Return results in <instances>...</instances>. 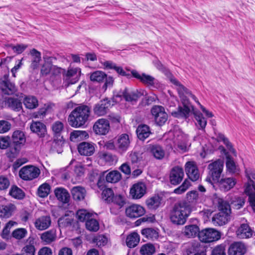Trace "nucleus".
<instances>
[{
    "mask_svg": "<svg viewBox=\"0 0 255 255\" xmlns=\"http://www.w3.org/2000/svg\"><path fill=\"white\" fill-rule=\"evenodd\" d=\"M139 253L141 255H152L155 253V248L153 244L147 243L141 247Z\"/></svg>",
    "mask_w": 255,
    "mask_h": 255,
    "instance_id": "43",
    "label": "nucleus"
},
{
    "mask_svg": "<svg viewBox=\"0 0 255 255\" xmlns=\"http://www.w3.org/2000/svg\"><path fill=\"white\" fill-rule=\"evenodd\" d=\"M93 129L96 134L100 135L107 134L110 129L109 121L104 118L98 120L94 124Z\"/></svg>",
    "mask_w": 255,
    "mask_h": 255,
    "instance_id": "11",
    "label": "nucleus"
},
{
    "mask_svg": "<svg viewBox=\"0 0 255 255\" xmlns=\"http://www.w3.org/2000/svg\"><path fill=\"white\" fill-rule=\"evenodd\" d=\"M195 118L196 120V125L199 129H204L207 125V120L200 112L194 113Z\"/></svg>",
    "mask_w": 255,
    "mask_h": 255,
    "instance_id": "48",
    "label": "nucleus"
},
{
    "mask_svg": "<svg viewBox=\"0 0 255 255\" xmlns=\"http://www.w3.org/2000/svg\"><path fill=\"white\" fill-rule=\"evenodd\" d=\"M138 138L141 140H144L148 137L151 133L149 128L145 125H139L136 129Z\"/></svg>",
    "mask_w": 255,
    "mask_h": 255,
    "instance_id": "37",
    "label": "nucleus"
},
{
    "mask_svg": "<svg viewBox=\"0 0 255 255\" xmlns=\"http://www.w3.org/2000/svg\"><path fill=\"white\" fill-rule=\"evenodd\" d=\"M190 185V181L186 179L184 180L181 185L174 190V193L177 194H182L187 190Z\"/></svg>",
    "mask_w": 255,
    "mask_h": 255,
    "instance_id": "59",
    "label": "nucleus"
},
{
    "mask_svg": "<svg viewBox=\"0 0 255 255\" xmlns=\"http://www.w3.org/2000/svg\"><path fill=\"white\" fill-rule=\"evenodd\" d=\"M247 252L246 245L240 242L231 245L228 250L229 255H244Z\"/></svg>",
    "mask_w": 255,
    "mask_h": 255,
    "instance_id": "21",
    "label": "nucleus"
},
{
    "mask_svg": "<svg viewBox=\"0 0 255 255\" xmlns=\"http://www.w3.org/2000/svg\"><path fill=\"white\" fill-rule=\"evenodd\" d=\"M31 55V64L30 67L32 69H37L41 61V53L36 49L33 48L30 51Z\"/></svg>",
    "mask_w": 255,
    "mask_h": 255,
    "instance_id": "34",
    "label": "nucleus"
},
{
    "mask_svg": "<svg viewBox=\"0 0 255 255\" xmlns=\"http://www.w3.org/2000/svg\"><path fill=\"white\" fill-rule=\"evenodd\" d=\"M50 186L46 183H43L38 188L37 195L41 198L47 197L50 193Z\"/></svg>",
    "mask_w": 255,
    "mask_h": 255,
    "instance_id": "54",
    "label": "nucleus"
},
{
    "mask_svg": "<svg viewBox=\"0 0 255 255\" xmlns=\"http://www.w3.org/2000/svg\"><path fill=\"white\" fill-rule=\"evenodd\" d=\"M218 184L220 188L224 191H227L234 187L236 183L235 178L228 177L219 179V181L215 182Z\"/></svg>",
    "mask_w": 255,
    "mask_h": 255,
    "instance_id": "24",
    "label": "nucleus"
},
{
    "mask_svg": "<svg viewBox=\"0 0 255 255\" xmlns=\"http://www.w3.org/2000/svg\"><path fill=\"white\" fill-rule=\"evenodd\" d=\"M102 199L107 203H110L113 197L114 196L113 191L111 188H106L103 190L102 194Z\"/></svg>",
    "mask_w": 255,
    "mask_h": 255,
    "instance_id": "58",
    "label": "nucleus"
},
{
    "mask_svg": "<svg viewBox=\"0 0 255 255\" xmlns=\"http://www.w3.org/2000/svg\"><path fill=\"white\" fill-rule=\"evenodd\" d=\"M31 130L39 136L43 137L46 133V126L40 122H32L30 125Z\"/></svg>",
    "mask_w": 255,
    "mask_h": 255,
    "instance_id": "28",
    "label": "nucleus"
},
{
    "mask_svg": "<svg viewBox=\"0 0 255 255\" xmlns=\"http://www.w3.org/2000/svg\"><path fill=\"white\" fill-rule=\"evenodd\" d=\"M106 74L101 71H96L91 74L90 80L93 82H100L106 78Z\"/></svg>",
    "mask_w": 255,
    "mask_h": 255,
    "instance_id": "55",
    "label": "nucleus"
},
{
    "mask_svg": "<svg viewBox=\"0 0 255 255\" xmlns=\"http://www.w3.org/2000/svg\"><path fill=\"white\" fill-rule=\"evenodd\" d=\"M0 89L2 94L5 95H12L17 91L15 84L9 80L8 75H4L0 80Z\"/></svg>",
    "mask_w": 255,
    "mask_h": 255,
    "instance_id": "10",
    "label": "nucleus"
},
{
    "mask_svg": "<svg viewBox=\"0 0 255 255\" xmlns=\"http://www.w3.org/2000/svg\"><path fill=\"white\" fill-rule=\"evenodd\" d=\"M211 255H226L225 246L224 245H220L216 246L212 250Z\"/></svg>",
    "mask_w": 255,
    "mask_h": 255,
    "instance_id": "64",
    "label": "nucleus"
},
{
    "mask_svg": "<svg viewBox=\"0 0 255 255\" xmlns=\"http://www.w3.org/2000/svg\"><path fill=\"white\" fill-rule=\"evenodd\" d=\"M90 108L81 105L75 108L69 115L68 121L69 125L74 128H79L88 121L90 115Z\"/></svg>",
    "mask_w": 255,
    "mask_h": 255,
    "instance_id": "2",
    "label": "nucleus"
},
{
    "mask_svg": "<svg viewBox=\"0 0 255 255\" xmlns=\"http://www.w3.org/2000/svg\"><path fill=\"white\" fill-rule=\"evenodd\" d=\"M185 170L188 178L191 181H196L200 178V173L195 162H187L185 165Z\"/></svg>",
    "mask_w": 255,
    "mask_h": 255,
    "instance_id": "15",
    "label": "nucleus"
},
{
    "mask_svg": "<svg viewBox=\"0 0 255 255\" xmlns=\"http://www.w3.org/2000/svg\"><path fill=\"white\" fill-rule=\"evenodd\" d=\"M146 187L144 183L138 182L132 185L130 190V195L133 199L141 198L146 192Z\"/></svg>",
    "mask_w": 255,
    "mask_h": 255,
    "instance_id": "18",
    "label": "nucleus"
},
{
    "mask_svg": "<svg viewBox=\"0 0 255 255\" xmlns=\"http://www.w3.org/2000/svg\"><path fill=\"white\" fill-rule=\"evenodd\" d=\"M245 176L247 182L245 185V192L249 196V201L255 199V170L251 168H246Z\"/></svg>",
    "mask_w": 255,
    "mask_h": 255,
    "instance_id": "5",
    "label": "nucleus"
},
{
    "mask_svg": "<svg viewBox=\"0 0 255 255\" xmlns=\"http://www.w3.org/2000/svg\"><path fill=\"white\" fill-rule=\"evenodd\" d=\"M187 200L188 201L187 202L189 204H196L199 202V194L196 191H191L188 192L186 194Z\"/></svg>",
    "mask_w": 255,
    "mask_h": 255,
    "instance_id": "57",
    "label": "nucleus"
},
{
    "mask_svg": "<svg viewBox=\"0 0 255 255\" xmlns=\"http://www.w3.org/2000/svg\"><path fill=\"white\" fill-rule=\"evenodd\" d=\"M23 104L26 108L33 109L38 106V102L35 97L28 96L24 98Z\"/></svg>",
    "mask_w": 255,
    "mask_h": 255,
    "instance_id": "45",
    "label": "nucleus"
},
{
    "mask_svg": "<svg viewBox=\"0 0 255 255\" xmlns=\"http://www.w3.org/2000/svg\"><path fill=\"white\" fill-rule=\"evenodd\" d=\"M27 234V231L25 229L19 228L14 230L12 232V236L18 240H20L24 238Z\"/></svg>",
    "mask_w": 255,
    "mask_h": 255,
    "instance_id": "63",
    "label": "nucleus"
},
{
    "mask_svg": "<svg viewBox=\"0 0 255 255\" xmlns=\"http://www.w3.org/2000/svg\"><path fill=\"white\" fill-rule=\"evenodd\" d=\"M45 63L43 65L41 69V74L42 75H47L51 73L53 65L51 64L53 59H56L53 57H43Z\"/></svg>",
    "mask_w": 255,
    "mask_h": 255,
    "instance_id": "39",
    "label": "nucleus"
},
{
    "mask_svg": "<svg viewBox=\"0 0 255 255\" xmlns=\"http://www.w3.org/2000/svg\"><path fill=\"white\" fill-rule=\"evenodd\" d=\"M152 115L154 117L155 122L159 126L164 125L167 120L168 116L164 108L160 106H154L151 109Z\"/></svg>",
    "mask_w": 255,
    "mask_h": 255,
    "instance_id": "12",
    "label": "nucleus"
},
{
    "mask_svg": "<svg viewBox=\"0 0 255 255\" xmlns=\"http://www.w3.org/2000/svg\"><path fill=\"white\" fill-rule=\"evenodd\" d=\"M5 104L13 111L18 112L22 109V103L17 98H7L5 100Z\"/></svg>",
    "mask_w": 255,
    "mask_h": 255,
    "instance_id": "35",
    "label": "nucleus"
},
{
    "mask_svg": "<svg viewBox=\"0 0 255 255\" xmlns=\"http://www.w3.org/2000/svg\"><path fill=\"white\" fill-rule=\"evenodd\" d=\"M21 147L13 145V146L10 147L8 151L7 152V156L8 158L11 159L15 158L18 154Z\"/></svg>",
    "mask_w": 255,
    "mask_h": 255,
    "instance_id": "60",
    "label": "nucleus"
},
{
    "mask_svg": "<svg viewBox=\"0 0 255 255\" xmlns=\"http://www.w3.org/2000/svg\"><path fill=\"white\" fill-rule=\"evenodd\" d=\"M184 176L183 169L179 166L173 167L170 172L169 181L172 185H178L183 180Z\"/></svg>",
    "mask_w": 255,
    "mask_h": 255,
    "instance_id": "16",
    "label": "nucleus"
},
{
    "mask_svg": "<svg viewBox=\"0 0 255 255\" xmlns=\"http://www.w3.org/2000/svg\"><path fill=\"white\" fill-rule=\"evenodd\" d=\"M224 168V161L221 159L215 160L208 165V175L206 181L213 184L221 178Z\"/></svg>",
    "mask_w": 255,
    "mask_h": 255,
    "instance_id": "4",
    "label": "nucleus"
},
{
    "mask_svg": "<svg viewBox=\"0 0 255 255\" xmlns=\"http://www.w3.org/2000/svg\"><path fill=\"white\" fill-rule=\"evenodd\" d=\"M231 206L235 209H240L245 204V199L243 197L234 196L231 201Z\"/></svg>",
    "mask_w": 255,
    "mask_h": 255,
    "instance_id": "51",
    "label": "nucleus"
},
{
    "mask_svg": "<svg viewBox=\"0 0 255 255\" xmlns=\"http://www.w3.org/2000/svg\"><path fill=\"white\" fill-rule=\"evenodd\" d=\"M111 203H113V205L110 207L111 213L117 214L126 202L123 196L121 195H116L113 197Z\"/></svg>",
    "mask_w": 255,
    "mask_h": 255,
    "instance_id": "20",
    "label": "nucleus"
},
{
    "mask_svg": "<svg viewBox=\"0 0 255 255\" xmlns=\"http://www.w3.org/2000/svg\"><path fill=\"white\" fill-rule=\"evenodd\" d=\"M150 152L155 158L158 159L163 158L165 155V152L159 145H154L150 147Z\"/></svg>",
    "mask_w": 255,
    "mask_h": 255,
    "instance_id": "46",
    "label": "nucleus"
},
{
    "mask_svg": "<svg viewBox=\"0 0 255 255\" xmlns=\"http://www.w3.org/2000/svg\"><path fill=\"white\" fill-rule=\"evenodd\" d=\"M226 167L228 172L234 173L237 171L236 165L229 155H226Z\"/></svg>",
    "mask_w": 255,
    "mask_h": 255,
    "instance_id": "56",
    "label": "nucleus"
},
{
    "mask_svg": "<svg viewBox=\"0 0 255 255\" xmlns=\"http://www.w3.org/2000/svg\"><path fill=\"white\" fill-rule=\"evenodd\" d=\"M230 206L231 205L226 201H221L219 203V211L224 212L225 213H228L230 215Z\"/></svg>",
    "mask_w": 255,
    "mask_h": 255,
    "instance_id": "62",
    "label": "nucleus"
},
{
    "mask_svg": "<svg viewBox=\"0 0 255 255\" xmlns=\"http://www.w3.org/2000/svg\"><path fill=\"white\" fill-rule=\"evenodd\" d=\"M88 137L89 134L86 131L74 130L70 133V139L72 141H76Z\"/></svg>",
    "mask_w": 255,
    "mask_h": 255,
    "instance_id": "41",
    "label": "nucleus"
},
{
    "mask_svg": "<svg viewBox=\"0 0 255 255\" xmlns=\"http://www.w3.org/2000/svg\"><path fill=\"white\" fill-rule=\"evenodd\" d=\"M198 238L201 242L209 243L219 240L221 238V234L214 229L207 228L199 232Z\"/></svg>",
    "mask_w": 255,
    "mask_h": 255,
    "instance_id": "6",
    "label": "nucleus"
},
{
    "mask_svg": "<svg viewBox=\"0 0 255 255\" xmlns=\"http://www.w3.org/2000/svg\"><path fill=\"white\" fill-rule=\"evenodd\" d=\"M122 95L120 96H123L126 101L130 102H136L139 98L144 96L145 91L142 89L129 91L125 88L121 91Z\"/></svg>",
    "mask_w": 255,
    "mask_h": 255,
    "instance_id": "13",
    "label": "nucleus"
},
{
    "mask_svg": "<svg viewBox=\"0 0 255 255\" xmlns=\"http://www.w3.org/2000/svg\"><path fill=\"white\" fill-rule=\"evenodd\" d=\"M54 193L59 201L63 203H67L69 201L70 195L65 189L63 188H57L55 189Z\"/></svg>",
    "mask_w": 255,
    "mask_h": 255,
    "instance_id": "33",
    "label": "nucleus"
},
{
    "mask_svg": "<svg viewBox=\"0 0 255 255\" xmlns=\"http://www.w3.org/2000/svg\"><path fill=\"white\" fill-rule=\"evenodd\" d=\"M140 240L139 235L136 232L129 234L126 239V244L130 248H134L137 245Z\"/></svg>",
    "mask_w": 255,
    "mask_h": 255,
    "instance_id": "40",
    "label": "nucleus"
},
{
    "mask_svg": "<svg viewBox=\"0 0 255 255\" xmlns=\"http://www.w3.org/2000/svg\"><path fill=\"white\" fill-rule=\"evenodd\" d=\"M141 234L148 240L156 239L158 237V232L152 228H145L142 230Z\"/></svg>",
    "mask_w": 255,
    "mask_h": 255,
    "instance_id": "44",
    "label": "nucleus"
},
{
    "mask_svg": "<svg viewBox=\"0 0 255 255\" xmlns=\"http://www.w3.org/2000/svg\"><path fill=\"white\" fill-rule=\"evenodd\" d=\"M160 198L158 196H153L146 201L147 207L150 209H156L160 204Z\"/></svg>",
    "mask_w": 255,
    "mask_h": 255,
    "instance_id": "50",
    "label": "nucleus"
},
{
    "mask_svg": "<svg viewBox=\"0 0 255 255\" xmlns=\"http://www.w3.org/2000/svg\"><path fill=\"white\" fill-rule=\"evenodd\" d=\"M95 146L93 143L82 142L78 146V150L81 155L91 156L95 152Z\"/></svg>",
    "mask_w": 255,
    "mask_h": 255,
    "instance_id": "23",
    "label": "nucleus"
},
{
    "mask_svg": "<svg viewBox=\"0 0 255 255\" xmlns=\"http://www.w3.org/2000/svg\"><path fill=\"white\" fill-rule=\"evenodd\" d=\"M9 194L13 198L17 199H22L25 196V194L23 191L16 186H12L11 187Z\"/></svg>",
    "mask_w": 255,
    "mask_h": 255,
    "instance_id": "49",
    "label": "nucleus"
},
{
    "mask_svg": "<svg viewBox=\"0 0 255 255\" xmlns=\"http://www.w3.org/2000/svg\"><path fill=\"white\" fill-rule=\"evenodd\" d=\"M231 219V215L224 212L219 211L212 217V222L215 226H223Z\"/></svg>",
    "mask_w": 255,
    "mask_h": 255,
    "instance_id": "22",
    "label": "nucleus"
},
{
    "mask_svg": "<svg viewBox=\"0 0 255 255\" xmlns=\"http://www.w3.org/2000/svg\"><path fill=\"white\" fill-rule=\"evenodd\" d=\"M154 64L157 69L163 72L168 77L169 80L171 77H173L170 71L166 69L159 61L156 60L154 61Z\"/></svg>",
    "mask_w": 255,
    "mask_h": 255,
    "instance_id": "61",
    "label": "nucleus"
},
{
    "mask_svg": "<svg viewBox=\"0 0 255 255\" xmlns=\"http://www.w3.org/2000/svg\"><path fill=\"white\" fill-rule=\"evenodd\" d=\"M86 227L90 231L96 232L99 229V222L92 216L86 222Z\"/></svg>",
    "mask_w": 255,
    "mask_h": 255,
    "instance_id": "53",
    "label": "nucleus"
},
{
    "mask_svg": "<svg viewBox=\"0 0 255 255\" xmlns=\"http://www.w3.org/2000/svg\"><path fill=\"white\" fill-rule=\"evenodd\" d=\"M191 211V207L187 202H179L174 206L171 213V221L176 225L184 224Z\"/></svg>",
    "mask_w": 255,
    "mask_h": 255,
    "instance_id": "3",
    "label": "nucleus"
},
{
    "mask_svg": "<svg viewBox=\"0 0 255 255\" xmlns=\"http://www.w3.org/2000/svg\"><path fill=\"white\" fill-rule=\"evenodd\" d=\"M16 209L15 205L12 203L0 206V217L4 218H9Z\"/></svg>",
    "mask_w": 255,
    "mask_h": 255,
    "instance_id": "29",
    "label": "nucleus"
},
{
    "mask_svg": "<svg viewBox=\"0 0 255 255\" xmlns=\"http://www.w3.org/2000/svg\"><path fill=\"white\" fill-rule=\"evenodd\" d=\"M199 228L196 225H190L186 226L184 227L183 234L187 238L195 237L199 234Z\"/></svg>",
    "mask_w": 255,
    "mask_h": 255,
    "instance_id": "38",
    "label": "nucleus"
},
{
    "mask_svg": "<svg viewBox=\"0 0 255 255\" xmlns=\"http://www.w3.org/2000/svg\"><path fill=\"white\" fill-rule=\"evenodd\" d=\"M73 219L68 215H65L58 219V224L60 228H63L71 226L73 222Z\"/></svg>",
    "mask_w": 255,
    "mask_h": 255,
    "instance_id": "52",
    "label": "nucleus"
},
{
    "mask_svg": "<svg viewBox=\"0 0 255 255\" xmlns=\"http://www.w3.org/2000/svg\"><path fill=\"white\" fill-rule=\"evenodd\" d=\"M131 74L133 77L139 80L141 83L150 88H158L160 87V84L158 81L149 75L145 73L140 74L135 70H132Z\"/></svg>",
    "mask_w": 255,
    "mask_h": 255,
    "instance_id": "7",
    "label": "nucleus"
},
{
    "mask_svg": "<svg viewBox=\"0 0 255 255\" xmlns=\"http://www.w3.org/2000/svg\"><path fill=\"white\" fill-rule=\"evenodd\" d=\"M51 129L54 136L56 137L57 140L62 141L63 137L61 136V133L64 130L63 123L60 121H56L52 124Z\"/></svg>",
    "mask_w": 255,
    "mask_h": 255,
    "instance_id": "32",
    "label": "nucleus"
},
{
    "mask_svg": "<svg viewBox=\"0 0 255 255\" xmlns=\"http://www.w3.org/2000/svg\"><path fill=\"white\" fill-rule=\"evenodd\" d=\"M130 143L128 135L126 134H122L119 136L116 146L120 152H123L126 151Z\"/></svg>",
    "mask_w": 255,
    "mask_h": 255,
    "instance_id": "25",
    "label": "nucleus"
},
{
    "mask_svg": "<svg viewBox=\"0 0 255 255\" xmlns=\"http://www.w3.org/2000/svg\"><path fill=\"white\" fill-rule=\"evenodd\" d=\"M56 238V232L54 229L46 231L40 236V239L44 245H49L54 242Z\"/></svg>",
    "mask_w": 255,
    "mask_h": 255,
    "instance_id": "31",
    "label": "nucleus"
},
{
    "mask_svg": "<svg viewBox=\"0 0 255 255\" xmlns=\"http://www.w3.org/2000/svg\"><path fill=\"white\" fill-rule=\"evenodd\" d=\"M81 75V69L78 67H69L67 72L64 74L63 80L66 83V86L70 84H74L78 82Z\"/></svg>",
    "mask_w": 255,
    "mask_h": 255,
    "instance_id": "9",
    "label": "nucleus"
},
{
    "mask_svg": "<svg viewBox=\"0 0 255 255\" xmlns=\"http://www.w3.org/2000/svg\"><path fill=\"white\" fill-rule=\"evenodd\" d=\"M121 178V173L116 170L112 171L106 175V180L109 183H116Z\"/></svg>",
    "mask_w": 255,
    "mask_h": 255,
    "instance_id": "47",
    "label": "nucleus"
},
{
    "mask_svg": "<svg viewBox=\"0 0 255 255\" xmlns=\"http://www.w3.org/2000/svg\"><path fill=\"white\" fill-rule=\"evenodd\" d=\"M187 255H206V250L198 243H192L187 250Z\"/></svg>",
    "mask_w": 255,
    "mask_h": 255,
    "instance_id": "27",
    "label": "nucleus"
},
{
    "mask_svg": "<svg viewBox=\"0 0 255 255\" xmlns=\"http://www.w3.org/2000/svg\"><path fill=\"white\" fill-rule=\"evenodd\" d=\"M93 214L85 209L78 210L76 214V217L78 221L80 222H85L89 220Z\"/></svg>",
    "mask_w": 255,
    "mask_h": 255,
    "instance_id": "42",
    "label": "nucleus"
},
{
    "mask_svg": "<svg viewBox=\"0 0 255 255\" xmlns=\"http://www.w3.org/2000/svg\"><path fill=\"white\" fill-rule=\"evenodd\" d=\"M12 144L21 147L26 142V137L24 132L21 130L14 131L12 135Z\"/></svg>",
    "mask_w": 255,
    "mask_h": 255,
    "instance_id": "30",
    "label": "nucleus"
},
{
    "mask_svg": "<svg viewBox=\"0 0 255 255\" xmlns=\"http://www.w3.org/2000/svg\"><path fill=\"white\" fill-rule=\"evenodd\" d=\"M170 81L176 87V89L183 106V107H179L177 111L172 112L171 114L176 118H187L189 117L191 110H193V106L190 104L187 97L190 96L198 104H200V102L196 97L192 94L190 90L181 84L174 76L170 77Z\"/></svg>",
    "mask_w": 255,
    "mask_h": 255,
    "instance_id": "1",
    "label": "nucleus"
},
{
    "mask_svg": "<svg viewBox=\"0 0 255 255\" xmlns=\"http://www.w3.org/2000/svg\"><path fill=\"white\" fill-rule=\"evenodd\" d=\"M144 209L140 205L133 204L127 207L126 210V215L130 218H136L144 215Z\"/></svg>",
    "mask_w": 255,
    "mask_h": 255,
    "instance_id": "19",
    "label": "nucleus"
},
{
    "mask_svg": "<svg viewBox=\"0 0 255 255\" xmlns=\"http://www.w3.org/2000/svg\"><path fill=\"white\" fill-rule=\"evenodd\" d=\"M110 106L111 102L108 99L101 100L94 107V113L98 116H104L108 112Z\"/></svg>",
    "mask_w": 255,
    "mask_h": 255,
    "instance_id": "17",
    "label": "nucleus"
},
{
    "mask_svg": "<svg viewBox=\"0 0 255 255\" xmlns=\"http://www.w3.org/2000/svg\"><path fill=\"white\" fill-rule=\"evenodd\" d=\"M242 224L236 232L237 236L240 239H248L253 235L254 231L247 223V221L243 219Z\"/></svg>",
    "mask_w": 255,
    "mask_h": 255,
    "instance_id": "14",
    "label": "nucleus"
},
{
    "mask_svg": "<svg viewBox=\"0 0 255 255\" xmlns=\"http://www.w3.org/2000/svg\"><path fill=\"white\" fill-rule=\"evenodd\" d=\"M71 193L74 200L81 201L85 198L86 190L81 186L74 187L71 190Z\"/></svg>",
    "mask_w": 255,
    "mask_h": 255,
    "instance_id": "36",
    "label": "nucleus"
},
{
    "mask_svg": "<svg viewBox=\"0 0 255 255\" xmlns=\"http://www.w3.org/2000/svg\"><path fill=\"white\" fill-rule=\"evenodd\" d=\"M40 173L39 169L32 165L25 166L21 168L19 172L20 177L26 181L32 180L36 178Z\"/></svg>",
    "mask_w": 255,
    "mask_h": 255,
    "instance_id": "8",
    "label": "nucleus"
},
{
    "mask_svg": "<svg viewBox=\"0 0 255 255\" xmlns=\"http://www.w3.org/2000/svg\"><path fill=\"white\" fill-rule=\"evenodd\" d=\"M51 223L50 216H44L37 219L34 223L35 228L40 231L44 230L49 227Z\"/></svg>",
    "mask_w": 255,
    "mask_h": 255,
    "instance_id": "26",
    "label": "nucleus"
}]
</instances>
